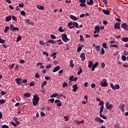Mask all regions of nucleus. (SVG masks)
Listing matches in <instances>:
<instances>
[{"label":"nucleus","mask_w":128,"mask_h":128,"mask_svg":"<svg viewBox=\"0 0 128 128\" xmlns=\"http://www.w3.org/2000/svg\"><path fill=\"white\" fill-rule=\"evenodd\" d=\"M47 42H48V44H56V41H54V40H48Z\"/></svg>","instance_id":"obj_26"},{"label":"nucleus","mask_w":128,"mask_h":128,"mask_svg":"<svg viewBox=\"0 0 128 128\" xmlns=\"http://www.w3.org/2000/svg\"><path fill=\"white\" fill-rule=\"evenodd\" d=\"M2 128H10L7 125L4 124L2 126Z\"/></svg>","instance_id":"obj_62"},{"label":"nucleus","mask_w":128,"mask_h":128,"mask_svg":"<svg viewBox=\"0 0 128 128\" xmlns=\"http://www.w3.org/2000/svg\"><path fill=\"white\" fill-rule=\"evenodd\" d=\"M62 40L64 42L70 41V39L68 38V35H66V34H62Z\"/></svg>","instance_id":"obj_3"},{"label":"nucleus","mask_w":128,"mask_h":128,"mask_svg":"<svg viewBox=\"0 0 128 128\" xmlns=\"http://www.w3.org/2000/svg\"><path fill=\"white\" fill-rule=\"evenodd\" d=\"M2 46H3V48H8V46L6 45V44H4L2 45Z\"/></svg>","instance_id":"obj_55"},{"label":"nucleus","mask_w":128,"mask_h":128,"mask_svg":"<svg viewBox=\"0 0 128 128\" xmlns=\"http://www.w3.org/2000/svg\"><path fill=\"white\" fill-rule=\"evenodd\" d=\"M6 104V100L4 99L0 100V104Z\"/></svg>","instance_id":"obj_31"},{"label":"nucleus","mask_w":128,"mask_h":128,"mask_svg":"<svg viewBox=\"0 0 128 128\" xmlns=\"http://www.w3.org/2000/svg\"><path fill=\"white\" fill-rule=\"evenodd\" d=\"M79 2L80 4H86V0H80Z\"/></svg>","instance_id":"obj_43"},{"label":"nucleus","mask_w":128,"mask_h":128,"mask_svg":"<svg viewBox=\"0 0 128 128\" xmlns=\"http://www.w3.org/2000/svg\"><path fill=\"white\" fill-rule=\"evenodd\" d=\"M100 116L102 118H104V120H106V116L104 114H102V113H100Z\"/></svg>","instance_id":"obj_33"},{"label":"nucleus","mask_w":128,"mask_h":128,"mask_svg":"<svg viewBox=\"0 0 128 128\" xmlns=\"http://www.w3.org/2000/svg\"><path fill=\"white\" fill-rule=\"evenodd\" d=\"M25 22H26V24H28L30 22V19H26Z\"/></svg>","instance_id":"obj_56"},{"label":"nucleus","mask_w":128,"mask_h":128,"mask_svg":"<svg viewBox=\"0 0 128 128\" xmlns=\"http://www.w3.org/2000/svg\"><path fill=\"white\" fill-rule=\"evenodd\" d=\"M73 26H76V28H78V24L76 22H74Z\"/></svg>","instance_id":"obj_28"},{"label":"nucleus","mask_w":128,"mask_h":128,"mask_svg":"<svg viewBox=\"0 0 128 128\" xmlns=\"http://www.w3.org/2000/svg\"><path fill=\"white\" fill-rule=\"evenodd\" d=\"M6 22H10V20H12V16H9L6 17Z\"/></svg>","instance_id":"obj_22"},{"label":"nucleus","mask_w":128,"mask_h":128,"mask_svg":"<svg viewBox=\"0 0 128 128\" xmlns=\"http://www.w3.org/2000/svg\"><path fill=\"white\" fill-rule=\"evenodd\" d=\"M80 42H84V36L82 35L80 36Z\"/></svg>","instance_id":"obj_48"},{"label":"nucleus","mask_w":128,"mask_h":128,"mask_svg":"<svg viewBox=\"0 0 128 128\" xmlns=\"http://www.w3.org/2000/svg\"><path fill=\"white\" fill-rule=\"evenodd\" d=\"M10 30H13V32H16V31L18 32V30H20V28H18L14 27V26L12 24H10Z\"/></svg>","instance_id":"obj_4"},{"label":"nucleus","mask_w":128,"mask_h":128,"mask_svg":"<svg viewBox=\"0 0 128 128\" xmlns=\"http://www.w3.org/2000/svg\"><path fill=\"white\" fill-rule=\"evenodd\" d=\"M106 110H112V104H110V102H107L106 104Z\"/></svg>","instance_id":"obj_5"},{"label":"nucleus","mask_w":128,"mask_h":128,"mask_svg":"<svg viewBox=\"0 0 128 128\" xmlns=\"http://www.w3.org/2000/svg\"><path fill=\"white\" fill-rule=\"evenodd\" d=\"M88 62V66L89 68H92V64H94V63H92V61H89Z\"/></svg>","instance_id":"obj_23"},{"label":"nucleus","mask_w":128,"mask_h":128,"mask_svg":"<svg viewBox=\"0 0 128 128\" xmlns=\"http://www.w3.org/2000/svg\"><path fill=\"white\" fill-rule=\"evenodd\" d=\"M122 60L123 62H126V56L122 55Z\"/></svg>","instance_id":"obj_38"},{"label":"nucleus","mask_w":128,"mask_h":128,"mask_svg":"<svg viewBox=\"0 0 128 128\" xmlns=\"http://www.w3.org/2000/svg\"><path fill=\"white\" fill-rule=\"evenodd\" d=\"M20 14H22V16H26V12H24V10L21 11Z\"/></svg>","instance_id":"obj_53"},{"label":"nucleus","mask_w":128,"mask_h":128,"mask_svg":"<svg viewBox=\"0 0 128 128\" xmlns=\"http://www.w3.org/2000/svg\"><path fill=\"white\" fill-rule=\"evenodd\" d=\"M96 122H100V124H102L104 122V120H102L100 118L98 117H96L94 118Z\"/></svg>","instance_id":"obj_11"},{"label":"nucleus","mask_w":128,"mask_h":128,"mask_svg":"<svg viewBox=\"0 0 128 128\" xmlns=\"http://www.w3.org/2000/svg\"><path fill=\"white\" fill-rule=\"evenodd\" d=\"M94 30L97 32V33L98 34L100 32V25H98L94 28Z\"/></svg>","instance_id":"obj_21"},{"label":"nucleus","mask_w":128,"mask_h":128,"mask_svg":"<svg viewBox=\"0 0 128 128\" xmlns=\"http://www.w3.org/2000/svg\"><path fill=\"white\" fill-rule=\"evenodd\" d=\"M82 48H84V45H82L80 46H78L77 48V52H81Z\"/></svg>","instance_id":"obj_19"},{"label":"nucleus","mask_w":128,"mask_h":128,"mask_svg":"<svg viewBox=\"0 0 128 128\" xmlns=\"http://www.w3.org/2000/svg\"><path fill=\"white\" fill-rule=\"evenodd\" d=\"M110 86L112 88V90H116V87L114 86V84L112 83H111L110 84Z\"/></svg>","instance_id":"obj_49"},{"label":"nucleus","mask_w":128,"mask_h":128,"mask_svg":"<svg viewBox=\"0 0 128 128\" xmlns=\"http://www.w3.org/2000/svg\"><path fill=\"white\" fill-rule=\"evenodd\" d=\"M96 50V52H100V45H97L95 46Z\"/></svg>","instance_id":"obj_20"},{"label":"nucleus","mask_w":128,"mask_h":128,"mask_svg":"<svg viewBox=\"0 0 128 128\" xmlns=\"http://www.w3.org/2000/svg\"><path fill=\"white\" fill-rule=\"evenodd\" d=\"M30 93L26 92L24 94V96L26 98H30Z\"/></svg>","instance_id":"obj_24"},{"label":"nucleus","mask_w":128,"mask_h":128,"mask_svg":"<svg viewBox=\"0 0 128 128\" xmlns=\"http://www.w3.org/2000/svg\"><path fill=\"white\" fill-rule=\"evenodd\" d=\"M58 30L60 32H64L63 30H62V26H60L58 28Z\"/></svg>","instance_id":"obj_44"},{"label":"nucleus","mask_w":128,"mask_h":128,"mask_svg":"<svg viewBox=\"0 0 128 128\" xmlns=\"http://www.w3.org/2000/svg\"><path fill=\"white\" fill-rule=\"evenodd\" d=\"M54 103L57 104V106H62V101L60 100H54Z\"/></svg>","instance_id":"obj_8"},{"label":"nucleus","mask_w":128,"mask_h":128,"mask_svg":"<svg viewBox=\"0 0 128 128\" xmlns=\"http://www.w3.org/2000/svg\"><path fill=\"white\" fill-rule=\"evenodd\" d=\"M10 27H8V26H6L5 27V29L4 30V32H5V34H6V32H8V30H10Z\"/></svg>","instance_id":"obj_25"},{"label":"nucleus","mask_w":128,"mask_h":128,"mask_svg":"<svg viewBox=\"0 0 128 128\" xmlns=\"http://www.w3.org/2000/svg\"><path fill=\"white\" fill-rule=\"evenodd\" d=\"M12 18V19L13 20L16 22V20H18V18H16V17L14 16H12L11 18Z\"/></svg>","instance_id":"obj_39"},{"label":"nucleus","mask_w":128,"mask_h":128,"mask_svg":"<svg viewBox=\"0 0 128 128\" xmlns=\"http://www.w3.org/2000/svg\"><path fill=\"white\" fill-rule=\"evenodd\" d=\"M40 46H44L46 44V43H44L42 40H40Z\"/></svg>","instance_id":"obj_51"},{"label":"nucleus","mask_w":128,"mask_h":128,"mask_svg":"<svg viewBox=\"0 0 128 128\" xmlns=\"http://www.w3.org/2000/svg\"><path fill=\"white\" fill-rule=\"evenodd\" d=\"M101 66L102 68H106V64L104 63L101 64Z\"/></svg>","instance_id":"obj_60"},{"label":"nucleus","mask_w":128,"mask_h":128,"mask_svg":"<svg viewBox=\"0 0 128 128\" xmlns=\"http://www.w3.org/2000/svg\"><path fill=\"white\" fill-rule=\"evenodd\" d=\"M4 42H6V40L2 38H0V44H4Z\"/></svg>","instance_id":"obj_46"},{"label":"nucleus","mask_w":128,"mask_h":128,"mask_svg":"<svg viewBox=\"0 0 128 128\" xmlns=\"http://www.w3.org/2000/svg\"><path fill=\"white\" fill-rule=\"evenodd\" d=\"M122 42H128V37L125 38H122Z\"/></svg>","instance_id":"obj_30"},{"label":"nucleus","mask_w":128,"mask_h":128,"mask_svg":"<svg viewBox=\"0 0 128 128\" xmlns=\"http://www.w3.org/2000/svg\"><path fill=\"white\" fill-rule=\"evenodd\" d=\"M102 46L104 48H108V46L106 45V43H104L102 45Z\"/></svg>","instance_id":"obj_45"},{"label":"nucleus","mask_w":128,"mask_h":128,"mask_svg":"<svg viewBox=\"0 0 128 128\" xmlns=\"http://www.w3.org/2000/svg\"><path fill=\"white\" fill-rule=\"evenodd\" d=\"M101 54H104V49L103 48H101Z\"/></svg>","instance_id":"obj_50"},{"label":"nucleus","mask_w":128,"mask_h":128,"mask_svg":"<svg viewBox=\"0 0 128 128\" xmlns=\"http://www.w3.org/2000/svg\"><path fill=\"white\" fill-rule=\"evenodd\" d=\"M115 128H122V126H120V125L116 124L115 125Z\"/></svg>","instance_id":"obj_63"},{"label":"nucleus","mask_w":128,"mask_h":128,"mask_svg":"<svg viewBox=\"0 0 128 128\" xmlns=\"http://www.w3.org/2000/svg\"><path fill=\"white\" fill-rule=\"evenodd\" d=\"M60 68V67L59 66H57L54 68V69L52 70V72H58Z\"/></svg>","instance_id":"obj_14"},{"label":"nucleus","mask_w":128,"mask_h":128,"mask_svg":"<svg viewBox=\"0 0 128 128\" xmlns=\"http://www.w3.org/2000/svg\"><path fill=\"white\" fill-rule=\"evenodd\" d=\"M50 96V98H56V96H58V94H52Z\"/></svg>","instance_id":"obj_40"},{"label":"nucleus","mask_w":128,"mask_h":128,"mask_svg":"<svg viewBox=\"0 0 128 128\" xmlns=\"http://www.w3.org/2000/svg\"><path fill=\"white\" fill-rule=\"evenodd\" d=\"M70 18H71V20H78V18L74 16V15H70Z\"/></svg>","instance_id":"obj_17"},{"label":"nucleus","mask_w":128,"mask_h":128,"mask_svg":"<svg viewBox=\"0 0 128 128\" xmlns=\"http://www.w3.org/2000/svg\"><path fill=\"white\" fill-rule=\"evenodd\" d=\"M122 28L125 30H128V25L126 23H123L122 25Z\"/></svg>","instance_id":"obj_7"},{"label":"nucleus","mask_w":128,"mask_h":128,"mask_svg":"<svg viewBox=\"0 0 128 128\" xmlns=\"http://www.w3.org/2000/svg\"><path fill=\"white\" fill-rule=\"evenodd\" d=\"M106 82H108V80H106V79L104 78L102 82H101L100 83V85L101 86H104L105 88H106V86H108V84Z\"/></svg>","instance_id":"obj_2"},{"label":"nucleus","mask_w":128,"mask_h":128,"mask_svg":"<svg viewBox=\"0 0 128 128\" xmlns=\"http://www.w3.org/2000/svg\"><path fill=\"white\" fill-rule=\"evenodd\" d=\"M69 80H70V82H72L74 80V76H70L69 78Z\"/></svg>","instance_id":"obj_47"},{"label":"nucleus","mask_w":128,"mask_h":128,"mask_svg":"<svg viewBox=\"0 0 128 128\" xmlns=\"http://www.w3.org/2000/svg\"><path fill=\"white\" fill-rule=\"evenodd\" d=\"M80 57L82 58V62H84V60H86V54H84V53H82L80 54Z\"/></svg>","instance_id":"obj_13"},{"label":"nucleus","mask_w":128,"mask_h":128,"mask_svg":"<svg viewBox=\"0 0 128 128\" xmlns=\"http://www.w3.org/2000/svg\"><path fill=\"white\" fill-rule=\"evenodd\" d=\"M42 54H44V56H48V53L46 52H43Z\"/></svg>","instance_id":"obj_54"},{"label":"nucleus","mask_w":128,"mask_h":128,"mask_svg":"<svg viewBox=\"0 0 128 128\" xmlns=\"http://www.w3.org/2000/svg\"><path fill=\"white\" fill-rule=\"evenodd\" d=\"M102 12H103V14H106V16L110 15V11L104 9H103L102 10Z\"/></svg>","instance_id":"obj_15"},{"label":"nucleus","mask_w":128,"mask_h":128,"mask_svg":"<svg viewBox=\"0 0 128 128\" xmlns=\"http://www.w3.org/2000/svg\"><path fill=\"white\" fill-rule=\"evenodd\" d=\"M72 62H74V60H70V66L72 68H74V64H73Z\"/></svg>","instance_id":"obj_32"},{"label":"nucleus","mask_w":128,"mask_h":128,"mask_svg":"<svg viewBox=\"0 0 128 128\" xmlns=\"http://www.w3.org/2000/svg\"><path fill=\"white\" fill-rule=\"evenodd\" d=\"M48 102H50L52 104H54V98H51L48 100Z\"/></svg>","instance_id":"obj_57"},{"label":"nucleus","mask_w":128,"mask_h":128,"mask_svg":"<svg viewBox=\"0 0 128 128\" xmlns=\"http://www.w3.org/2000/svg\"><path fill=\"white\" fill-rule=\"evenodd\" d=\"M72 92H76V90H78V84H74L72 85Z\"/></svg>","instance_id":"obj_9"},{"label":"nucleus","mask_w":128,"mask_h":128,"mask_svg":"<svg viewBox=\"0 0 128 128\" xmlns=\"http://www.w3.org/2000/svg\"><path fill=\"white\" fill-rule=\"evenodd\" d=\"M124 56H128V52H126V50H124Z\"/></svg>","instance_id":"obj_64"},{"label":"nucleus","mask_w":128,"mask_h":128,"mask_svg":"<svg viewBox=\"0 0 128 128\" xmlns=\"http://www.w3.org/2000/svg\"><path fill=\"white\" fill-rule=\"evenodd\" d=\"M68 88V82H64L62 84V88Z\"/></svg>","instance_id":"obj_35"},{"label":"nucleus","mask_w":128,"mask_h":128,"mask_svg":"<svg viewBox=\"0 0 128 128\" xmlns=\"http://www.w3.org/2000/svg\"><path fill=\"white\" fill-rule=\"evenodd\" d=\"M99 106H104V101H100V102L99 103Z\"/></svg>","instance_id":"obj_52"},{"label":"nucleus","mask_w":128,"mask_h":128,"mask_svg":"<svg viewBox=\"0 0 128 128\" xmlns=\"http://www.w3.org/2000/svg\"><path fill=\"white\" fill-rule=\"evenodd\" d=\"M74 24V22H70L68 24V26H72Z\"/></svg>","instance_id":"obj_59"},{"label":"nucleus","mask_w":128,"mask_h":128,"mask_svg":"<svg viewBox=\"0 0 128 128\" xmlns=\"http://www.w3.org/2000/svg\"><path fill=\"white\" fill-rule=\"evenodd\" d=\"M22 36H18L17 39L16 40V42H20V40H22Z\"/></svg>","instance_id":"obj_27"},{"label":"nucleus","mask_w":128,"mask_h":128,"mask_svg":"<svg viewBox=\"0 0 128 128\" xmlns=\"http://www.w3.org/2000/svg\"><path fill=\"white\" fill-rule=\"evenodd\" d=\"M104 106H101L100 107V111L99 112V114H102L104 112Z\"/></svg>","instance_id":"obj_29"},{"label":"nucleus","mask_w":128,"mask_h":128,"mask_svg":"<svg viewBox=\"0 0 128 128\" xmlns=\"http://www.w3.org/2000/svg\"><path fill=\"white\" fill-rule=\"evenodd\" d=\"M50 38H52V40H56V36H54V34H51Z\"/></svg>","instance_id":"obj_58"},{"label":"nucleus","mask_w":128,"mask_h":128,"mask_svg":"<svg viewBox=\"0 0 128 128\" xmlns=\"http://www.w3.org/2000/svg\"><path fill=\"white\" fill-rule=\"evenodd\" d=\"M119 109L121 110L122 112H124V104H120L119 106Z\"/></svg>","instance_id":"obj_10"},{"label":"nucleus","mask_w":128,"mask_h":128,"mask_svg":"<svg viewBox=\"0 0 128 128\" xmlns=\"http://www.w3.org/2000/svg\"><path fill=\"white\" fill-rule=\"evenodd\" d=\"M86 4L89 6H92L94 4V0H89V1L87 2Z\"/></svg>","instance_id":"obj_18"},{"label":"nucleus","mask_w":128,"mask_h":128,"mask_svg":"<svg viewBox=\"0 0 128 128\" xmlns=\"http://www.w3.org/2000/svg\"><path fill=\"white\" fill-rule=\"evenodd\" d=\"M41 116H46V114H44V112H40V114Z\"/></svg>","instance_id":"obj_61"},{"label":"nucleus","mask_w":128,"mask_h":128,"mask_svg":"<svg viewBox=\"0 0 128 128\" xmlns=\"http://www.w3.org/2000/svg\"><path fill=\"white\" fill-rule=\"evenodd\" d=\"M15 80L17 84H18L19 86H20V84H22V78H16L15 79Z\"/></svg>","instance_id":"obj_6"},{"label":"nucleus","mask_w":128,"mask_h":128,"mask_svg":"<svg viewBox=\"0 0 128 128\" xmlns=\"http://www.w3.org/2000/svg\"><path fill=\"white\" fill-rule=\"evenodd\" d=\"M98 66V62H95L93 65H92V67L94 68H96V66Z\"/></svg>","instance_id":"obj_34"},{"label":"nucleus","mask_w":128,"mask_h":128,"mask_svg":"<svg viewBox=\"0 0 128 128\" xmlns=\"http://www.w3.org/2000/svg\"><path fill=\"white\" fill-rule=\"evenodd\" d=\"M26 82H28V80L26 79H24L22 80V84H27Z\"/></svg>","instance_id":"obj_37"},{"label":"nucleus","mask_w":128,"mask_h":128,"mask_svg":"<svg viewBox=\"0 0 128 128\" xmlns=\"http://www.w3.org/2000/svg\"><path fill=\"white\" fill-rule=\"evenodd\" d=\"M114 86H115V90H118V89H120V84H116Z\"/></svg>","instance_id":"obj_42"},{"label":"nucleus","mask_w":128,"mask_h":128,"mask_svg":"<svg viewBox=\"0 0 128 128\" xmlns=\"http://www.w3.org/2000/svg\"><path fill=\"white\" fill-rule=\"evenodd\" d=\"M114 30L117 28H120V23L116 22L114 26Z\"/></svg>","instance_id":"obj_12"},{"label":"nucleus","mask_w":128,"mask_h":128,"mask_svg":"<svg viewBox=\"0 0 128 128\" xmlns=\"http://www.w3.org/2000/svg\"><path fill=\"white\" fill-rule=\"evenodd\" d=\"M37 8L38 10H44V6L38 4V5H37Z\"/></svg>","instance_id":"obj_16"},{"label":"nucleus","mask_w":128,"mask_h":128,"mask_svg":"<svg viewBox=\"0 0 128 128\" xmlns=\"http://www.w3.org/2000/svg\"><path fill=\"white\" fill-rule=\"evenodd\" d=\"M33 99H32V104L33 105L36 106H38V101L40 100V97H38V94L34 95L33 96Z\"/></svg>","instance_id":"obj_1"},{"label":"nucleus","mask_w":128,"mask_h":128,"mask_svg":"<svg viewBox=\"0 0 128 128\" xmlns=\"http://www.w3.org/2000/svg\"><path fill=\"white\" fill-rule=\"evenodd\" d=\"M10 124H12V126H18V125L14 122H10Z\"/></svg>","instance_id":"obj_41"},{"label":"nucleus","mask_w":128,"mask_h":128,"mask_svg":"<svg viewBox=\"0 0 128 128\" xmlns=\"http://www.w3.org/2000/svg\"><path fill=\"white\" fill-rule=\"evenodd\" d=\"M80 70L78 72V74H80L82 72V68L80 67L79 68Z\"/></svg>","instance_id":"obj_36"}]
</instances>
